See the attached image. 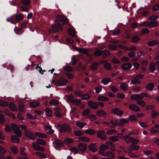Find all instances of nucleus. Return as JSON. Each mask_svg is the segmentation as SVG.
Instances as JSON below:
<instances>
[{"mask_svg": "<svg viewBox=\"0 0 159 159\" xmlns=\"http://www.w3.org/2000/svg\"><path fill=\"white\" fill-rule=\"evenodd\" d=\"M49 103L50 105H57L59 104V102L56 100L53 99L51 100Z\"/></svg>", "mask_w": 159, "mask_h": 159, "instance_id": "49", "label": "nucleus"}, {"mask_svg": "<svg viewBox=\"0 0 159 159\" xmlns=\"http://www.w3.org/2000/svg\"><path fill=\"white\" fill-rule=\"evenodd\" d=\"M137 103L142 107H144L146 105V102L143 100H139L137 101Z\"/></svg>", "mask_w": 159, "mask_h": 159, "instance_id": "42", "label": "nucleus"}, {"mask_svg": "<svg viewBox=\"0 0 159 159\" xmlns=\"http://www.w3.org/2000/svg\"><path fill=\"white\" fill-rule=\"evenodd\" d=\"M149 32V31L148 29L146 28H144L141 30L140 33H139V35H142L144 34H148Z\"/></svg>", "mask_w": 159, "mask_h": 159, "instance_id": "28", "label": "nucleus"}, {"mask_svg": "<svg viewBox=\"0 0 159 159\" xmlns=\"http://www.w3.org/2000/svg\"><path fill=\"white\" fill-rule=\"evenodd\" d=\"M109 139L111 141L113 142H116L118 141L119 139L117 138V137L115 136H111L109 138Z\"/></svg>", "mask_w": 159, "mask_h": 159, "instance_id": "45", "label": "nucleus"}, {"mask_svg": "<svg viewBox=\"0 0 159 159\" xmlns=\"http://www.w3.org/2000/svg\"><path fill=\"white\" fill-rule=\"evenodd\" d=\"M130 147L131 148L135 150H137L139 148V146L135 144H132L130 145Z\"/></svg>", "mask_w": 159, "mask_h": 159, "instance_id": "58", "label": "nucleus"}, {"mask_svg": "<svg viewBox=\"0 0 159 159\" xmlns=\"http://www.w3.org/2000/svg\"><path fill=\"white\" fill-rule=\"evenodd\" d=\"M132 64L129 62H125L121 64V68L123 70H127L132 67Z\"/></svg>", "mask_w": 159, "mask_h": 159, "instance_id": "7", "label": "nucleus"}, {"mask_svg": "<svg viewBox=\"0 0 159 159\" xmlns=\"http://www.w3.org/2000/svg\"><path fill=\"white\" fill-rule=\"evenodd\" d=\"M120 88L122 90L125 91L128 89L127 85L125 83L122 84L120 85Z\"/></svg>", "mask_w": 159, "mask_h": 159, "instance_id": "47", "label": "nucleus"}, {"mask_svg": "<svg viewBox=\"0 0 159 159\" xmlns=\"http://www.w3.org/2000/svg\"><path fill=\"white\" fill-rule=\"evenodd\" d=\"M158 25V23L155 21H152L148 22V26L151 28H153L157 26Z\"/></svg>", "mask_w": 159, "mask_h": 159, "instance_id": "36", "label": "nucleus"}, {"mask_svg": "<svg viewBox=\"0 0 159 159\" xmlns=\"http://www.w3.org/2000/svg\"><path fill=\"white\" fill-rule=\"evenodd\" d=\"M107 144L109 145V146H110L109 148L111 151L114 152L116 151L115 149L116 145L114 143L110 141H108L107 142Z\"/></svg>", "mask_w": 159, "mask_h": 159, "instance_id": "17", "label": "nucleus"}, {"mask_svg": "<svg viewBox=\"0 0 159 159\" xmlns=\"http://www.w3.org/2000/svg\"><path fill=\"white\" fill-rule=\"evenodd\" d=\"M14 31L15 33L18 34H21L23 32V30L22 29L16 27L15 28H14Z\"/></svg>", "mask_w": 159, "mask_h": 159, "instance_id": "31", "label": "nucleus"}, {"mask_svg": "<svg viewBox=\"0 0 159 159\" xmlns=\"http://www.w3.org/2000/svg\"><path fill=\"white\" fill-rule=\"evenodd\" d=\"M88 148L91 152H94L97 150L98 148L95 143H93L88 146Z\"/></svg>", "mask_w": 159, "mask_h": 159, "instance_id": "12", "label": "nucleus"}, {"mask_svg": "<svg viewBox=\"0 0 159 159\" xmlns=\"http://www.w3.org/2000/svg\"><path fill=\"white\" fill-rule=\"evenodd\" d=\"M68 82L66 79L61 78L55 82V84L57 86H62L65 85Z\"/></svg>", "mask_w": 159, "mask_h": 159, "instance_id": "5", "label": "nucleus"}, {"mask_svg": "<svg viewBox=\"0 0 159 159\" xmlns=\"http://www.w3.org/2000/svg\"><path fill=\"white\" fill-rule=\"evenodd\" d=\"M152 113L151 114V117L153 118H155L157 116L159 115V112H156L154 110L152 111Z\"/></svg>", "mask_w": 159, "mask_h": 159, "instance_id": "51", "label": "nucleus"}, {"mask_svg": "<svg viewBox=\"0 0 159 159\" xmlns=\"http://www.w3.org/2000/svg\"><path fill=\"white\" fill-rule=\"evenodd\" d=\"M106 157H107V159H114L116 157V155L114 153L110 151H107L106 152Z\"/></svg>", "mask_w": 159, "mask_h": 159, "instance_id": "15", "label": "nucleus"}, {"mask_svg": "<svg viewBox=\"0 0 159 159\" xmlns=\"http://www.w3.org/2000/svg\"><path fill=\"white\" fill-rule=\"evenodd\" d=\"M30 1L29 0H23L22 1V4L25 6H28L30 5Z\"/></svg>", "mask_w": 159, "mask_h": 159, "instance_id": "57", "label": "nucleus"}, {"mask_svg": "<svg viewBox=\"0 0 159 159\" xmlns=\"http://www.w3.org/2000/svg\"><path fill=\"white\" fill-rule=\"evenodd\" d=\"M87 117L91 121L96 120L97 119V117L96 116L92 114L88 116Z\"/></svg>", "mask_w": 159, "mask_h": 159, "instance_id": "46", "label": "nucleus"}, {"mask_svg": "<svg viewBox=\"0 0 159 159\" xmlns=\"http://www.w3.org/2000/svg\"><path fill=\"white\" fill-rule=\"evenodd\" d=\"M18 104L19 111L22 112H24L25 111V109L24 107V102L21 101H20L19 102Z\"/></svg>", "mask_w": 159, "mask_h": 159, "instance_id": "20", "label": "nucleus"}, {"mask_svg": "<svg viewBox=\"0 0 159 159\" xmlns=\"http://www.w3.org/2000/svg\"><path fill=\"white\" fill-rule=\"evenodd\" d=\"M31 107H35L40 105V102H33L30 103Z\"/></svg>", "mask_w": 159, "mask_h": 159, "instance_id": "27", "label": "nucleus"}, {"mask_svg": "<svg viewBox=\"0 0 159 159\" xmlns=\"http://www.w3.org/2000/svg\"><path fill=\"white\" fill-rule=\"evenodd\" d=\"M86 125V123L84 122H80L79 121H77L76 125L79 127L82 128Z\"/></svg>", "mask_w": 159, "mask_h": 159, "instance_id": "33", "label": "nucleus"}, {"mask_svg": "<svg viewBox=\"0 0 159 159\" xmlns=\"http://www.w3.org/2000/svg\"><path fill=\"white\" fill-rule=\"evenodd\" d=\"M78 147L79 150L80 151L82 152H84L86 150V143H80L78 144Z\"/></svg>", "mask_w": 159, "mask_h": 159, "instance_id": "10", "label": "nucleus"}, {"mask_svg": "<svg viewBox=\"0 0 159 159\" xmlns=\"http://www.w3.org/2000/svg\"><path fill=\"white\" fill-rule=\"evenodd\" d=\"M140 39V38L137 35H135L131 38V41L132 43H136Z\"/></svg>", "mask_w": 159, "mask_h": 159, "instance_id": "34", "label": "nucleus"}, {"mask_svg": "<svg viewBox=\"0 0 159 159\" xmlns=\"http://www.w3.org/2000/svg\"><path fill=\"white\" fill-rule=\"evenodd\" d=\"M36 155L39 157L40 158H46V156L43 153H41L40 152H36Z\"/></svg>", "mask_w": 159, "mask_h": 159, "instance_id": "55", "label": "nucleus"}, {"mask_svg": "<svg viewBox=\"0 0 159 159\" xmlns=\"http://www.w3.org/2000/svg\"><path fill=\"white\" fill-rule=\"evenodd\" d=\"M84 132L89 134L92 135L96 133V131L93 129H88L85 130Z\"/></svg>", "mask_w": 159, "mask_h": 159, "instance_id": "30", "label": "nucleus"}, {"mask_svg": "<svg viewBox=\"0 0 159 159\" xmlns=\"http://www.w3.org/2000/svg\"><path fill=\"white\" fill-rule=\"evenodd\" d=\"M70 151L72 152H74V154H75L78 153L79 151V149H77L76 147H73L70 148Z\"/></svg>", "mask_w": 159, "mask_h": 159, "instance_id": "62", "label": "nucleus"}, {"mask_svg": "<svg viewBox=\"0 0 159 159\" xmlns=\"http://www.w3.org/2000/svg\"><path fill=\"white\" fill-rule=\"evenodd\" d=\"M98 100L99 101H106L108 100V98L107 97L105 96H100L98 97Z\"/></svg>", "mask_w": 159, "mask_h": 159, "instance_id": "52", "label": "nucleus"}, {"mask_svg": "<svg viewBox=\"0 0 159 159\" xmlns=\"http://www.w3.org/2000/svg\"><path fill=\"white\" fill-rule=\"evenodd\" d=\"M90 112V110L89 109H85L83 112L82 115L83 116H85Z\"/></svg>", "mask_w": 159, "mask_h": 159, "instance_id": "56", "label": "nucleus"}, {"mask_svg": "<svg viewBox=\"0 0 159 159\" xmlns=\"http://www.w3.org/2000/svg\"><path fill=\"white\" fill-rule=\"evenodd\" d=\"M62 30L61 25L58 23H54L52 25V29L49 30L50 34H52Z\"/></svg>", "mask_w": 159, "mask_h": 159, "instance_id": "2", "label": "nucleus"}, {"mask_svg": "<svg viewBox=\"0 0 159 159\" xmlns=\"http://www.w3.org/2000/svg\"><path fill=\"white\" fill-rule=\"evenodd\" d=\"M97 115L99 117H105L107 116V115L106 112L103 110L98 111L97 112Z\"/></svg>", "mask_w": 159, "mask_h": 159, "instance_id": "14", "label": "nucleus"}, {"mask_svg": "<svg viewBox=\"0 0 159 159\" xmlns=\"http://www.w3.org/2000/svg\"><path fill=\"white\" fill-rule=\"evenodd\" d=\"M155 64L156 63H155L154 62H152L150 63L149 68L151 72H153L156 70Z\"/></svg>", "mask_w": 159, "mask_h": 159, "instance_id": "24", "label": "nucleus"}, {"mask_svg": "<svg viewBox=\"0 0 159 159\" xmlns=\"http://www.w3.org/2000/svg\"><path fill=\"white\" fill-rule=\"evenodd\" d=\"M53 146L55 148H60L64 145V143L60 140L55 139L52 143Z\"/></svg>", "mask_w": 159, "mask_h": 159, "instance_id": "6", "label": "nucleus"}, {"mask_svg": "<svg viewBox=\"0 0 159 159\" xmlns=\"http://www.w3.org/2000/svg\"><path fill=\"white\" fill-rule=\"evenodd\" d=\"M129 120L133 121H136L137 120L136 116L134 115H131L129 116Z\"/></svg>", "mask_w": 159, "mask_h": 159, "instance_id": "48", "label": "nucleus"}, {"mask_svg": "<svg viewBox=\"0 0 159 159\" xmlns=\"http://www.w3.org/2000/svg\"><path fill=\"white\" fill-rule=\"evenodd\" d=\"M143 98V93L137 94H134L131 95L130 96V99L132 100L142 99Z\"/></svg>", "mask_w": 159, "mask_h": 159, "instance_id": "8", "label": "nucleus"}, {"mask_svg": "<svg viewBox=\"0 0 159 159\" xmlns=\"http://www.w3.org/2000/svg\"><path fill=\"white\" fill-rule=\"evenodd\" d=\"M129 107L130 110L134 111H140V109L138 107L133 104H130L129 105Z\"/></svg>", "mask_w": 159, "mask_h": 159, "instance_id": "13", "label": "nucleus"}, {"mask_svg": "<svg viewBox=\"0 0 159 159\" xmlns=\"http://www.w3.org/2000/svg\"><path fill=\"white\" fill-rule=\"evenodd\" d=\"M82 99L84 100H88L90 98V96L88 94L84 93L82 94Z\"/></svg>", "mask_w": 159, "mask_h": 159, "instance_id": "63", "label": "nucleus"}, {"mask_svg": "<svg viewBox=\"0 0 159 159\" xmlns=\"http://www.w3.org/2000/svg\"><path fill=\"white\" fill-rule=\"evenodd\" d=\"M101 81L104 84L106 85L108 82H111V80L109 78H105L102 80Z\"/></svg>", "mask_w": 159, "mask_h": 159, "instance_id": "39", "label": "nucleus"}, {"mask_svg": "<svg viewBox=\"0 0 159 159\" xmlns=\"http://www.w3.org/2000/svg\"><path fill=\"white\" fill-rule=\"evenodd\" d=\"M129 122V120L125 119L122 118L120 120V121L117 124V125L119 126H123L124 124H127Z\"/></svg>", "mask_w": 159, "mask_h": 159, "instance_id": "16", "label": "nucleus"}, {"mask_svg": "<svg viewBox=\"0 0 159 159\" xmlns=\"http://www.w3.org/2000/svg\"><path fill=\"white\" fill-rule=\"evenodd\" d=\"M34 134L38 137L42 138H46L47 137V135L40 132H35Z\"/></svg>", "mask_w": 159, "mask_h": 159, "instance_id": "23", "label": "nucleus"}, {"mask_svg": "<svg viewBox=\"0 0 159 159\" xmlns=\"http://www.w3.org/2000/svg\"><path fill=\"white\" fill-rule=\"evenodd\" d=\"M11 126L14 131V133L18 136L17 137L13 135H12L11 136V140L14 143H18L20 141V139L18 137L21 136L22 134L21 131L19 127L15 124H12Z\"/></svg>", "mask_w": 159, "mask_h": 159, "instance_id": "1", "label": "nucleus"}, {"mask_svg": "<svg viewBox=\"0 0 159 159\" xmlns=\"http://www.w3.org/2000/svg\"><path fill=\"white\" fill-rule=\"evenodd\" d=\"M68 34L71 36L72 37H76V35L75 34V31L74 30L70 29H69L68 30Z\"/></svg>", "mask_w": 159, "mask_h": 159, "instance_id": "38", "label": "nucleus"}, {"mask_svg": "<svg viewBox=\"0 0 159 159\" xmlns=\"http://www.w3.org/2000/svg\"><path fill=\"white\" fill-rule=\"evenodd\" d=\"M60 130L61 133L70 132L71 131V129L68 124H64L60 126Z\"/></svg>", "mask_w": 159, "mask_h": 159, "instance_id": "3", "label": "nucleus"}, {"mask_svg": "<svg viewBox=\"0 0 159 159\" xmlns=\"http://www.w3.org/2000/svg\"><path fill=\"white\" fill-rule=\"evenodd\" d=\"M158 42L156 40H153L149 42L148 43V46H153L158 43Z\"/></svg>", "mask_w": 159, "mask_h": 159, "instance_id": "41", "label": "nucleus"}, {"mask_svg": "<svg viewBox=\"0 0 159 159\" xmlns=\"http://www.w3.org/2000/svg\"><path fill=\"white\" fill-rule=\"evenodd\" d=\"M154 84L152 83L148 84L146 86L147 89L150 90H152L154 88Z\"/></svg>", "mask_w": 159, "mask_h": 159, "instance_id": "35", "label": "nucleus"}, {"mask_svg": "<svg viewBox=\"0 0 159 159\" xmlns=\"http://www.w3.org/2000/svg\"><path fill=\"white\" fill-rule=\"evenodd\" d=\"M64 143L66 145L69 144L74 142V140L73 139L67 137L64 140Z\"/></svg>", "mask_w": 159, "mask_h": 159, "instance_id": "26", "label": "nucleus"}, {"mask_svg": "<svg viewBox=\"0 0 159 159\" xmlns=\"http://www.w3.org/2000/svg\"><path fill=\"white\" fill-rule=\"evenodd\" d=\"M131 137H129L127 135H125L123 137V139L127 142H131Z\"/></svg>", "mask_w": 159, "mask_h": 159, "instance_id": "50", "label": "nucleus"}, {"mask_svg": "<svg viewBox=\"0 0 159 159\" xmlns=\"http://www.w3.org/2000/svg\"><path fill=\"white\" fill-rule=\"evenodd\" d=\"M54 113L55 116L58 117H61L62 116V114L60 112L61 111V110L60 108L58 107H56L54 108Z\"/></svg>", "mask_w": 159, "mask_h": 159, "instance_id": "21", "label": "nucleus"}, {"mask_svg": "<svg viewBox=\"0 0 159 159\" xmlns=\"http://www.w3.org/2000/svg\"><path fill=\"white\" fill-rule=\"evenodd\" d=\"M103 53L104 54V56H103V58H105V57L110 55L111 54L109 51L105 49L104 50Z\"/></svg>", "mask_w": 159, "mask_h": 159, "instance_id": "64", "label": "nucleus"}, {"mask_svg": "<svg viewBox=\"0 0 159 159\" xmlns=\"http://www.w3.org/2000/svg\"><path fill=\"white\" fill-rule=\"evenodd\" d=\"M99 64L97 62H95L91 65V68L93 70H96Z\"/></svg>", "mask_w": 159, "mask_h": 159, "instance_id": "59", "label": "nucleus"}, {"mask_svg": "<svg viewBox=\"0 0 159 159\" xmlns=\"http://www.w3.org/2000/svg\"><path fill=\"white\" fill-rule=\"evenodd\" d=\"M79 140L80 141L85 142H89L90 141V139L89 138H87L86 137H80L79 138Z\"/></svg>", "mask_w": 159, "mask_h": 159, "instance_id": "37", "label": "nucleus"}, {"mask_svg": "<svg viewBox=\"0 0 159 159\" xmlns=\"http://www.w3.org/2000/svg\"><path fill=\"white\" fill-rule=\"evenodd\" d=\"M131 83L133 84H136L140 83V82L135 77L133 79L131 80Z\"/></svg>", "mask_w": 159, "mask_h": 159, "instance_id": "44", "label": "nucleus"}, {"mask_svg": "<svg viewBox=\"0 0 159 159\" xmlns=\"http://www.w3.org/2000/svg\"><path fill=\"white\" fill-rule=\"evenodd\" d=\"M45 128L46 131L49 134H53L54 132V130L52 129L51 125H47L45 126Z\"/></svg>", "mask_w": 159, "mask_h": 159, "instance_id": "22", "label": "nucleus"}, {"mask_svg": "<svg viewBox=\"0 0 159 159\" xmlns=\"http://www.w3.org/2000/svg\"><path fill=\"white\" fill-rule=\"evenodd\" d=\"M100 150H106L109 148V145L107 144V142L105 144H101L99 147Z\"/></svg>", "mask_w": 159, "mask_h": 159, "instance_id": "25", "label": "nucleus"}, {"mask_svg": "<svg viewBox=\"0 0 159 159\" xmlns=\"http://www.w3.org/2000/svg\"><path fill=\"white\" fill-rule=\"evenodd\" d=\"M36 142L37 143L42 145H45L46 144V142L43 139H39L36 140Z\"/></svg>", "mask_w": 159, "mask_h": 159, "instance_id": "43", "label": "nucleus"}, {"mask_svg": "<svg viewBox=\"0 0 159 159\" xmlns=\"http://www.w3.org/2000/svg\"><path fill=\"white\" fill-rule=\"evenodd\" d=\"M15 16L17 23L22 20L24 18V15L22 14H15Z\"/></svg>", "mask_w": 159, "mask_h": 159, "instance_id": "18", "label": "nucleus"}, {"mask_svg": "<svg viewBox=\"0 0 159 159\" xmlns=\"http://www.w3.org/2000/svg\"><path fill=\"white\" fill-rule=\"evenodd\" d=\"M150 133L152 134L158 133L159 132V130L155 129L154 127H152L150 129Z\"/></svg>", "mask_w": 159, "mask_h": 159, "instance_id": "54", "label": "nucleus"}, {"mask_svg": "<svg viewBox=\"0 0 159 159\" xmlns=\"http://www.w3.org/2000/svg\"><path fill=\"white\" fill-rule=\"evenodd\" d=\"M88 105L91 108L94 109H96L98 107L97 103L93 101L89 102Z\"/></svg>", "mask_w": 159, "mask_h": 159, "instance_id": "19", "label": "nucleus"}, {"mask_svg": "<svg viewBox=\"0 0 159 159\" xmlns=\"http://www.w3.org/2000/svg\"><path fill=\"white\" fill-rule=\"evenodd\" d=\"M97 137L102 140H106V136L104 132L103 131H99L97 133Z\"/></svg>", "mask_w": 159, "mask_h": 159, "instance_id": "11", "label": "nucleus"}, {"mask_svg": "<svg viewBox=\"0 0 159 159\" xmlns=\"http://www.w3.org/2000/svg\"><path fill=\"white\" fill-rule=\"evenodd\" d=\"M25 135L30 139L34 140L36 139L34 134L30 130H25Z\"/></svg>", "mask_w": 159, "mask_h": 159, "instance_id": "9", "label": "nucleus"}, {"mask_svg": "<svg viewBox=\"0 0 159 159\" xmlns=\"http://www.w3.org/2000/svg\"><path fill=\"white\" fill-rule=\"evenodd\" d=\"M64 17L63 16L58 15L55 17V20L57 22H62Z\"/></svg>", "mask_w": 159, "mask_h": 159, "instance_id": "32", "label": "nucleus"}, {"mask_svg": "<svg viewBox=\"0 0 159 159\" xmlns=\"http://www.w3.org/2000/svg\"><path fill=\"white\" fill-rule=\"evenodd\" d=\"M127 155L132 158H138L139 157V155H137L132 153H129Z\"/></svg>", "mask_w": 159, "mask_h": 159, "instance_id": "60", "label": "nucleus"}, {"mask_svg": "<svg viewBox=\"0 0 159 159\" xmlns=\"http://www.w3.org/2000/svg\"><path fill=\"white\" fill-rule=\"evenodd\" d=\"M112 114L116 115L121 116L124 114V112L122 110L117 108H112L111 111Z\"/></svg>", "mask_w": 159, "mask_h": 159, "instance_id": "4", "label": "nucleus"}, {"mask_svg": "<svg viewBox=\"0 0 159 159\" xmlns=\"http://www.w3.org/2000/svg\"><path fill=\"white\" fill-rule=\"evenodd\" d=\"M9 107L10 109L13 111H15L17 109L16 107L15 106V104L12 102L10 103Z\"/></svg>", "mask_w": 159, "mask_h": 159, "instance_id": "40", "label": "nucleus"}, {"mask_svg": "<svg viewBox=\"0 0 159 159\" xmlns=\"http://www.w3.org/2000/svg\"><path fill=\"white\" fill-rule=\"evenodd\" d=\"M103 53V52L102 50H97L94 53V55L97 56H99L102 55Z\"/></svg>", "mask_w": 159, "mask_h": 159, "instance_id": "53", "label": "nucleus"}, {"mask_svg": "<svg viewBox=\"0 0 159 159\" xmlns=\"http://www.w3.org/2000/svg\"><path fill=\"white\" fill-rule=\"evenodd\" d=\"M84 133L80 130H76L74 132V134L76 136H80L83 135Z\"/></svg>", "mask_w": 159, "mask_h": 159, "instance_id": "61", "label": "nucleus"}, {"mask_svg": "<svg viewBox=\"0 0 159 159\" xmlns=\"http://www.w3.org/2000/svg\"><path fill=\"white\" fill-rule=\"evenodd\" d=\"M46 114L47 116H50L52 113V110L49 108H46L45 109Z\"/></svg>", "mask_w": 159, "mask_h": 159, "instance_id": "29", "label": "nucleus"}]
</instances>
